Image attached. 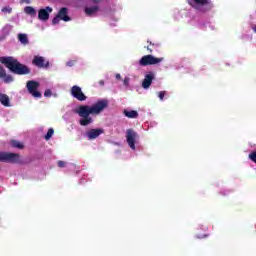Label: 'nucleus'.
I'll return each instance as SVG.
<instances>
[{
	"mask_svg": "<svg viewBox=\"0 0 256 256\" xmlns=\"http://www.w3.org/2000/svg\"><path fill=\"white\" fill-rule=\"evenodd\" d=\"M26 87L28 90V93L32 95V97H35V99H41L43 97V94L38 90L39 89V82L35 80H29L26 83Z\"/></svg>",
	"mask_w": 256,
	"mask_h": 256,
	"instance_id": "4",
	"label": "nucleus"
},
{
	"mask_svg": "<svg viewBox=\"0 0 256 256\" xmlns=\"http://www.w3.org/2000/svg\"><path fill=\"white\" fill-rule=\"evenodd\" d=\"M105 133V130L103 128H95V129H90L87 133L86 136L88 137L89 141H93V139H97L100 135H103Z\"/></svg>",
	"mask_w": 256,
	"mask_h": 256,
	"instance_id": "9",
	"label": "nucleus"
},
{
	"mask_svg": "<svg viewBox=\"0 0 256 256\" xmlns=\"http://www.w3.org/2000/svg\"><path fill=\"white\" fill-rule=\"evenodd\" d=\"M163 61V58H157L153 55H145L139 60V65L147 67L149 65H159Z\"/></svg>",
	"mask_w": 256,
	"mask_h": 256,
	"instance_id": "5",
	"label": "nucleus"
},
{
	"mask_svg": "<svg viewBox=\"0 0 256 256\" xmlns=\"http://www.w3.org/2000/svg\"><path fill=\"white\" fill-rule=\"evenodd\" d=\"M158 97H159L160 101H163V99H165V91H160L158 93Z\"/></svg>",
	"mask_w": 256,
	"mask_h": 256,
	"instance_id": "27",
	"label": "nucleus"
},
{
	"mask_svg": "<svg viewBox=\"0 0 256 256\" xmlns=\"http://www.w3.org/2000/svg\"><path fill=\"white\" fill-rule=\"evenodd\" d=\"M193 3L194 5H200L203 7L205 5H211V0H188V4H190L191 7H193Z\"/></svg>",
	"mask_w": 256,
	"mask_h": 256,
	"instance_id": "14",
	"label": "nucleus"
},
{
	"mask_svg": "<svg viewBox=\"0 0 256 256\" xmlns=\"http://www.w3.org/2000/svg\"><path fill=\"white\" fill-rule=\"evenodd\" d=\"M57 165H58V167H60V169H63V167H65L67 165V163L63 160H59L57 162Z\"/></svg>",
	"mask_w": 256,
	"mask_h": 256,
	"instance_id": "25",
	"label": "nucleus"
},
{
	"mask_svg": "<svg viewBox=\"0 0 256 256\" xmlns=\"http://www.w3.org/2000/svg\"><path fill=\"white\" fill-rule=\"evenodd\" d=\"M32 65H35V67H38L39 69H48L49 61H46L42 56H34Z\"/></svg>",
	"mask_w": 256,
	"mask_h": 256,
	"instance_id": "8",
	"label": "nucleus"
},
{
	"mask_svg": "<svg viewBox=\"0 0 256 256\" xmlns=\"http://www.w3.org/2000/svg\"><path fill=\"white\" fill-rule=\"evenodd\" d=\"M129 81H130L129 77H126V78L124 79V81H123V84H124L126 87H128V86H129Z\"/></svg>",
	"mask_w": 256,
	"mask_h": 256,
	"instance_id": "30",
	"label": "nucleus"
},
{
	"mask_svg": "<svg viewBox=\"0 0 256 256\" xmlns=\"http://www.w3.org/2000/svg\"><path fill=\"white\" fill-rule=\"evenodd\" d=\"M52 95H53V93L51 92L50 89L45 90L44 97H51Z\"/></svg>",
	"mask_w": 256,
	"mask_h": 256,
	"instance_id": "28",
	"label": "nucleus"
},
{
	"mask_svg": "<svg viewBox=\"0 0 256 256\" xmlns=\"http://www.w3.org/2000/svg\"><path fill=\"white\" fill-rule=\"evenodd\" d=\"M49 13H53V8L48 6L45 9H40L38 11V19H40V21H48Z\"/></svg>",
	"mask_w": 256,
	"mask_h": 256,
	"instance_id": "10",
	"label": "nucleus"
},
{
	"mask_svg": "<svg viewBox=\"0 0 256 256\" xmlns=\"http://www.w3.org/2000/svg\"><path fill=\"white\" fill-rule=\"evenodd\" d=\"M57 16L60 17L61 21H65V22L71 21V17H69V8L67 7L60 8Z\"/></svg>",
	"mask_w": 256,
	"mask_h": 256,
	"instance_id": "13",
	"label": "nucleus"
},
{
	"mask_svg": "<svg viewBox=\"0 0 256 256\" xmlns=\"http://www.w3.org/2000/svg\"><path fill=\"white\" fill-rule=\"evenodd\" d=\"M24 12L26 13V15H30V17L37 16V10H35V8H33L32 6H26L24 8Z\"/></svg>",
	"mask_w": 256,
	"mask_h": 256,
	"instance_id": "17",
	"label": "nucleus"
},
{
	"mask_svg": "<svg viewBox=\"0 0 256 256\" xmlns=\"http://www.w3.org/2000/svg\"><path fill=\"white\" fill-rule=\"evenodd\" d=\"M116 79H121V74H116Z\"/></svg>",
	"mask_w": 256,
	"mask_h": 256,
	"instance_id": "32",
	"label": "nucleus"
},
{
	"mask_svg": "<svg viewBox=\"0 0 256 256\" xmlns=\"http://www.w3.org/2000/svg\"><path fill=\"white\" fill-rule=\"evenodd\" d=\"M153 79H155V73L149 72L146 74L144 80L142 81L143 89H149L151 87V83H153Z\"/></svg>",
	"mask_w": 256,
	"mask_h": 256,
	"instance_id": "12",
	"label": "nucleus"
},
{
	"mask_svg": "<svg viewBox=\"0 0 256 256\" xmlns=\"http://www.w3.org/2000/svg\"><path fill=\"white\" fill-rule=\"evenodd\" d=\"M0 103H2L4 107H11V100L7 94L0 93Z\"/></svg>",
	"mask_w": 256,
	"mask_h": 256,
	"instance_id": "15",
	"label": "nucleus"
},
{
	"mask_svg": "<svg viewBox=\"0 0 256 256\" xmlns=\"http://www.w3.org/2000/svg\"><path fill=\"white\" fill-rule=\"evenodd\" d=\"M0 79L3 80L4 83L9 84V83H13V81L15 80L11 74H7V71L5 70V68L0 65Z\"/></svg>",
	"mask_w": 256,
	"mask_h": 256,
	"instance_id": "11",
	"label": "nucleus"
},
{
	"mask_svg": "<svg viewBox=\"0 0 256 256\" xmlns=\"http://www.w3.org/2000/svg\"><path fill=\"white\" fill-rule=\"evenodd\" d=\"M21 155L13 152L0 151V163H20Z\"/></svg>",
	"mask_w": 256,
	"mask_h": 256,
	"instance_id": "3",
	"label": "nucleus"
},
{
	"mask_svg": "<svg viewBox=\"0 0 256 256\" xmlns=\"http://www.w3.org/2000/svg\"><path fill=\"white\" fill-rule=\"evenodd\" d=\"M254 33H256V25L254 27H252Z\"/></svg>",
	"mask_w": 256,
	"mask_h": 256,
	"instance_id": "33",
	"label": "nucleus"
},
{
	"mask_svg": "<svg viewBox=\"0 0 256 256\" xmlns=\"http://www.w3.org/2000/svg\"><path fill=\"white\" fill-rule=\"evenodd\" d=\"M0 63L9 69L11 73H14V75H29L31 73V68L22 64L13 56L0 57Z\"/></svg>",
	"mask_w": 256,
	"mask_h": 256,
	"instance_id": "2",
	"label": "nucleus"
},
{
	"mask_svg": "<svg viewBox=\"0 0 256 256\" xmlns=\"http://www.w3.org/2000/svg\"><path fill=\"white\" fill-rule=\"evenodd\" d=\"M109 106V101L103 99L99 100L92 106L88 105H80L75 109L74 113L79 115L81 119L79 120V124L82 127H87V125H91L93 123V118L91 115H99V113L103 112Z\"/></svg>",
	"mask_w": 256,
	"mask_h": 256,
	"instance_id": "1",
	"label": "nucleus"
},
{
	"mask_svg": "<svg viewBox=\"0 0 256 256\" xmlns=\"http://www.w3.org/2000/svg\"><path fill=\"white\" fill-rule=\"evenodd\" d=\"M70 93L74 99H77V101H87V96L83 93L81 87L77 85L72 86Z\"/></svg>",
	"mask_w": 256,
	"mask_h": 256,
	"instance_id": "7",
	"label": "nucleus"
},
{
	"mask_svg": "<svg viewBox=\"0 0 256 256\" xmlns=\"http://www.w3.org/2000/svg\"><path fill=\"white\" fill-rule=\"evenodd\" d=\"M10 145L14 147L15 149H23L25 146L23 143L17 141V140H11Z\"/></svg>",
	"mask_w": 256,
	"mask_h": 256,
	"instance_id": "20",
	"label": "nucleus"
},
{
	"mask_svg": "<svg viewBox=\"0 0 256 256\" xmlns=\"http://www.w3.org/2000/svg\"><path fill=\"white\" fill-rule=\"evenodd\" d=\"M99 85H101V87H103L105 85V81L104 80H100L99 81Z\"/></svg>",
	"mask_w": 256,
	"mask_h": 256,
	"instance_id": "31",
	"label": "nucleus"
},
{
	"mask_svg": "<svg viewBox=\"0 0 256 256\" xmlns=\"http://www.w3.org/2000/svg\"><path fill=\"white\" fill-rule=\"evenodd\" d=\"M13 9L11 7H3L2 8V13H11Z\"/></svg>",
	"mask_w": 256,
	"mask_h": 256,
	"instance_id": "26",
	"label": "nucleus"
},
{
	"mask_svg": "<svg viewBox=\"0 0 256 256\" xmlns=\"http://www.w3.org/2000/svg\"><path fill=\"white\" fill-rule=\"evenodd\" d=\"M55 133V130L53 128L48 129L47 134L44 136V139L46 141H49L53 137V134Z\"/></svg>",
	"mask_w": 256,
	"mask_h": 256,
	"instance_id": "22",
	"label": "nucleus"
},
{
	"mask_svg": "<svg viewBox=\"0 0 256 256\" xmlns=\"http://www.w3.org/2000/svg\"><path fill=\"white\" fill-rule=\"evenodd\" d=\"M18 40L22 45H29V38L27 37V34H18Z\"/></svg>",
	"mask_w": 256,
	"mask_h": 256,
	"instance_id": "19",
	"label": "nucleus"
},
{
	"mask_svg": "<svg viewBox=\"0 0 256 256\" xmlns=\"http://www.w3.org/2000/svg\"><path fill=\"white\" fill-rule=\"evenodd\" d=\"M97 11H99V6H92V7L85 8V13L89 17H91V15H94V13H97Z\"/></svg>",
	"mask_w": 256,
	"mask_h": 256,
	"instance_id": "18",
	"label": "nucleus"
},
{
	"mask_svg": "<svg viewBox=\"0 0 256 256\" xmlns=\"http://www.w3.org/2000/svg\"><path fill=\"white\" fill-rule=\"evenodd\" d=\"M67 67H73V65H75V61L74 60H70L67 62Z\"/></svg>",
	"mask_w": 256,
	"mask_h": 256,
	"instance_id": "29",
	"label": "nucleus"
},
{
	"mask_svg": "<svg viewBox=\"0 0 256 256\" xmlns=\"http://www.w3.org/2000/svg\"><path fill=\"white\" fill-rule=\"evenodd\" d=\"M125 117H128V119H137L139 117V113L135 110L127 111L124 110Z\"/></svg>",
	"mask_w": 256,
	"mask_h": 256,
	"instance_id": "16",
	"label": "nucleus"
},
{
	"mask_svg": "<svg viewBox=\"0 0 256 256\" xmlns=\"http://www.w3.org/2000/svg\"><path fill=\"white\" fill-rule=\"evenodd\" d=\"M59 21H61V18L56 15L53 19H52V25H57L59 24Z\"/></svg>",
	"mask_w": 256,
	"mask_h": 256,
	"instance_id": "24",
	"label": "nucleus"
},
{
	"mask_svg": "<svg viewBox=\"0 0 256 256\" xmlns=\"http://www.w3.org/2000/svg\"><path fill=\"white\" fill-rule=\"evenodd\" d=\"M248 158L250 159V161H252L253 163L256 164V151H252L249 155Z\"/></svg>",
	"mask_w": 256,
	"mask_h": 256,
	"instance_id": "23",
	"label": "nucleus"
},
{
	"mask_svg": "<svg viewBox=\"0 0 256 256\" xmlns=\"http://www.w3.org/2000/svg\"><path fill=\"white\" fill-rule=\"evenodd\" d=\"M137 137H139V135L137 134V132H135V130L133 129L126 130V141L130 149H133V151H135V141H137Z\"/></svg>",
	"mask_w": 256,
	"mask_h": 256,
	"instance_id": "6",
	"label": "nucleus"
},
{
	"mask_svg": "<svg viewBox=\"0 0 256 256\" xmlns=\"http://www.w3.org/2000/svg\"><path fill=\"white\" fill-rule=\"evenodd\" d=\"M148 43L150 44V46H147V51H149V53H153V50L159 47V44L157 43H153L151 41H148Z\"/></svg>",
	"mask_w": 256,
	"mask_h": 256,
	"instance_id": "21",
	"label": "nucleus"
},
{
	"mask_svg": "<svg viewBox=\"0 0 256 256\" xmlns=\"http://www.w3.org/2000/svg\"><path fill=\"white\" fill-rule=\"evenodd\" d=\"M22 1H25V3H28V4L30 3V1H29V0H22Z\"/></svg>",
	"mask_w": 256,
	"mask_h": 256,
	"instance_id": "34",
	"label": "nucleus"
}]
</instances>
